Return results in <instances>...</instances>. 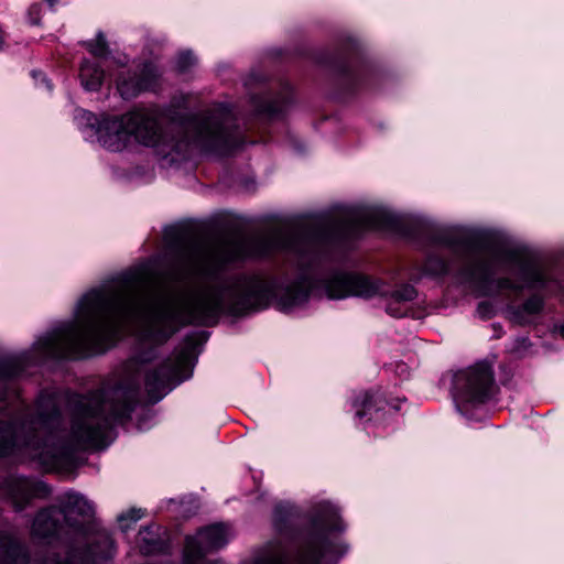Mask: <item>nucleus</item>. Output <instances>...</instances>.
<instances>
[{"instance_id":"c756f323","label":"nucleus","mask_w":564,"mask_h":564,"mask_svg":"<svg viewBox=\"0 0 564 564\" xmlns=\"http://www.w3.org/2000/svg\"><path fill=\"white\" fill-rule=\"evenodd\" d=\"M394 311H398L399 308H406V305L404 303L401 304H394L393 305Z\"/></svg>"},{"instance_id":"cd10ccee","label":"nucleus","mask_w":564,"mask_h":564,"mask_svg":"<svg viewBox=\"0 0 564 564\" xmlns=\"http://www.w3.org/2000/svg\"><path fill=\"white\" fill-rule=\"evenodd\" d=\"M32 76L35 80H41L42 83H47L46 78H45V75L41 72H36L34 70L32 73Z\"/></svg>"},{"instance_id":"0eeeda50","label":"nucleus","mask_w":564,"mask_h":564,"mask_svg":"<svg viewBox=\"0 0 564 564\" xmlns=\"http://www.w3.org/2000/svg\"><path fill=\"white\" fill-rule=\"evenodd\" d=\"M234 532L225 524H213L200 529L195 536H188L184 549L185 564H194L207 553L225 546Z\"/></svg>"},{"instance_id":"f257e3e1","label":"nucleus","mask_w":564,"mask_h":564,"mask_svg":"<svg viewBox=\"0 0 564 564\" xmlns=\"http://www.w3.org/2000/svg\"><path fill=\"white\" fill-rule=\"evenodd\" d=\"M307 248L311 236L299 238L290 226L249 237L230 234L210 250L196 246L183 256L175 278L206 282L175 290L139 271L123 273L88 291L78 302L75 321L40 338L36 348L47 357L83 358L112 347L128 326L166 340L185 324H209L223 310L240 314L262 308L272 295L271 284L258 276L220 281L216 274L221 264L278 249L302 253Z\"/></svg>"},{"instance_id":"473e14b6","label":"nucleus","mask_w":564,"mask_h":564,"mask_svg":"<svg viewBox=\"0 0 564 564\" xmlns=\"http://www.w3.org/2000/svg\"><path fill=\"white\" fill-rule=\"evenodd\" d=\"M47 1H48V3H50V6H51V7H53V6H54V3L56 2V0H47Z\"/></svg>"},{"instance_id":"7c9ffc66","label":"nucleus","mask_w":564,"mask_h":564,"mask_svg":"<svg viewBox=\"0 0 564 564\" xmlns=\"http://www.w3.org/2000/svg\"><path fill=\"white\" fill-rule=\"evenodd\" d=\"M440 265H441L440 272H442V273H443V272H446V271H447V267H446V264H445V263H441Z\"/></svg>"},{"instance_id":"4be33fe9","label":"nucleus","mask_w":564,"mask_h":564,"mask_svg":"<svg viewBox=\"0 0 564 564\" xmlns=\"http://www.w3.org/2000/svg\"><path fill=\"white\" fill-rule=\"evenodd\" d=\"M376 405L375 395L365 392L355 402L357 408L356 415L360 419L371 414L372 408Z\"/></svg>"},{"instance_id":"f03ea898","label":"nucleus","mask_w":564,"mask_h":564,"mask_svg":"<svg viewBox=\"0 0 564 564\" xmlns=\"http://www.w3.org/2000/svg\"><path fill=\"white\" fill-rule=\"evenodd\" d=\"M137 401V388L117 386L78 397L70 429L62 431L61 415L52 397H41L39 414L19 429L10 423L0 425V456L15 449L24 451L44 466H54L76 448L106 445L109 429L127 419Z\"/></svg>"},{"instance_id":"5701e85b","label":"nucleus","mask_w":564,"mask_h":564,"mask_svg":"<svg viewBox=\"0 0 564 564\" xmlns=\"http://www.w3.org/2000/svg\"><path fill=\"white\" fill-rule=\"evenodd\" d=\"M140 540L143 542L141 545L142 552L145 554L155 553L161 550L159 540L151 535V528H144L139 532Z\"/></svg>"},{"instance_id":"2eb2a0df","label":"nucleus","mask_w":564,"mask_h":564,"mask_svg":"<svg viewBox=\"0 0 564 564\" xmlns=\"http://www.w3.org/2000/svg\"><path fill=\"white\" fill-rule=\"evenodd\" d=\"M543 300L538 296H531L525 303L510 312V318L519 325H527L533 322V318L542 311Z\"/></svg>"},{"instance_id":"423d86ee","label":"nucleus","mask_w":564,"mask_h":564,"mask_svg":"<svg viewBox=\"0 0 564 564\" xmlns=\"http://www.w3.org/2000/svg\"><path fill=\"white\" fill-rule=\"evenodd\" d=\"M454 389L456 405L467 415L471 409L486 403L495 394L491 367L480 362L457 372L454 377Z\"/></svg>"},{"instance_id":"2f4dec72","label":"nucleus","mask_w":564,"mask_h":564,"mask_svg":"<svg viewBox=\"0 0 564 564\" xmlns=\"http://www.w3.org/2000/svg\"><path fill=\"white\" fill-rule=\"evenodd\" d=\"M560 333H561V336L564 338V325L561 327Z\"/></svg>"},{"instance_id":"a878e982","label":"nucleus","mask_w":564,"mask_h":564,"mask_svg":"<svg viewBox=\"0 0 564 564\" xmlns=\"http://www.w3.org/2000/svg\"><path fill=\"white\" fill-rule=\"evenodd\" d=\"M142 517V514L140 513L139 510H131L129 511L128 513H122L118 517V521L121 523V528L122 530H127L129 528L128 524H123V522L127 520V519H130L132 522H135L138 521L140 518Z\"/></svg>"},{"instance_id":"39448f33","label":"nucleus","mask_w":564,"mask_h":564,"mask_svg":"<svg viewBox=\"0 0 564 564\" xmlns=\"http://www.w3.org/2000/svg\"><path fill=\"white\" fill-rule=\"evenodd\" d=\"M324 292L328 299L340 300L348 296L373 297L384 295L382 284L368 276L352 273L336 272L330 274L321 285L311 278L303 275L285 285L278 293L279 305L290 311L304 304L311 295Z\"/></svg>"},{"instance_id":"f3484780","label":"nucleus","mask_w":564,"mask_h":564,"mask_svg":"<svg viewBox=\"0 0 564 564\" xmlns=\"http://www.w3.org/2000/svg\"><path fill=\"white\" fill-rule=\"evenodd\" d=\"M10 494L17 510H22L35 496L34 484L26 478H14L10 485Z\"/></svg>"},{"instance_id":"a211bd4d","label":"nucleus","mask_w":564,"mask_h":564,"mask_svg":"<svg viewBox=\"0 0 564 564\" xmlns=\"http://www.w3.org/2000/svg\"><path fill=\"white\" fill-rule=\"evenodd\" d=\"M415 296H416V291L413 286L408 285V284L401 285L400 288H398L395 291L392 292V294L389 299V302L387 305L388 314H390L391 316H394V317H401V316L405 315L406 308H399L398 311H394L393 305L401 304V303L406 304L408 302L414 300Z\"/></svg>"},{"instance_id":"aec40b11","label":"nucleus","mask_w":564,"mask_h":564,"mask_svg":"<svg viewBox=\"0 0 564 564\" xmlns=\"http://www.w3.org/2000/svg\"><path fill=\"white\" fill-rule=\"evenodd\" d=\"M23 550L10 539L0 540V564H25Z\"/></svg>"},{"instance_id":"412c9836","label":"nucleus","mask_w":564,"mask_h":564,"mask_svg":"<svg viewBox=\"0 0 564 564\" xmlns=\"http://www.w3.org/2000/svg\"><path fill=\"white\" fill-rule=\"evenodd\" d=\"M324 556L323 545L317 542H310L303 550L297 561L300 564H316Z\"/></svg>"},{"instance_id":"393cba45","label":"nucleus","mask_w":564,"mask_h":564,"mask_svg":"<svg viewBox=\"0 0 564 564\" xmlns=\"http://www.w3.org/2000/svg\"><path fill=\"white\" fill-rule=\"evenodd\" d=\"M195 64V56L192 52L186 51L180 53L177 61H176V67L180 72H186Z\"/></svg>"},{"instance_id":"4468645a","label":"nucleus","mask_w":564,"mask_h":564,"mask_svg":"<svg viewBox=\"0 0 564 564\" xmlns=\"http://www.w3.org/2000/svg\"><path fill=\"white\" fill-rule=\"evenodd\" d=\"M286 546L281 540L267 543L253 556L250 564H285Z\"/></svg>"},{"instance_id":"6ab92c4d","label":"nucleus","mask_w":564,"mask_h":564,"mask_svg":"<svg viewBox=\"0 0 564 564\" xmlns=\"http://www.w3.org/2000/svg\"><path fill=\"white\" fill-rule=\"evenodd\" d=\"M79 77L86 90H98L104 78V70L97 65L85 61L80 66Z\"/></svg>"},{"instance_id":"7ed1b4c3","label":"nucleus","mask_w":564,"mask_h":564,"mask_svg":"<svg viewBox=\"0 0 564 564\" xmlns=\"http://www.w3.org/2000/svg\"><path fill=\"white\" fill-rule=\"evenodd\" d=\"M126 120L131 138L145 147H162L166 154L192 149L224 153L235 145V118L226 106H216L185 121L178 128V139L163 132L155 111H131L126 113Z\"/></svg>"},{"instance_id":"1a4fd4ad","label":"nucleus","mask_w":564,"mask_h":564,"mask_svg":"<svg viewBox=\"0 0 564 564\" xmlns=\"http://www.w3.org/2000/svg\"><path fill=\"white\" fill-rule=\"evenodd\" d=\"M97 137L99 143L109 151L126 149L131 139L126 115L104 119L98 126Z\"/></svg>"},{"instance_id":"20e7f679","label":"nucleus","mask_w":564,"mask_h":564,"mask_svg":"<svg viewBox=\"0 0 564 564\" xmlns=\"http://www.w3.org/2000/svg\"><path fill=\"white\" fill-rule=\"evenodd\" d=\"M466 249V275L486 284L489 290L519 292L545 281L541 265L519 248L497 246L481 250L467 246Z\"/></svg>"},{"instance_id":"9b49d317","label":"nucleus","mask_w":564,"mask_h":564,"mask_svg":"<svg viewBox=\"0 0 564 564\" xmlns=\"http://www.w3.org/2000/svg\"><path fill=\"white\" fill-rule=\"evenodd\" d=\"M159 72L152 64H144L138 78H122L118 82V91L124 99L137 97L142 91L151 90L156 86Z\"/></svg>"},{"instance_id":"bb28decb","label":"nucleus","mask_w":564,"mask_h":564,"mask_svg":"<svg viewBox=\"0 0 564 564\" xmlns=\"http://www.w3.org/2000/svg\"><path fill=\"white\" fill-rule=\"evenodd\" d=\"M290 506L280 503L275 508V521L276 523L282 520V513L289 511Z\"/></svg>"},{"instance_id":"b1692460","label":"nucleus","mask_w":564,"mask_h":564,"mask_svg":"<svg viewBox=\"0 0 564 564\" xmlns=\"http://www.w3.org/2000/svg\"><path fill=\"white\" fill-rule=\"evenodd\" d=\"M87 50L97 57H102L108 52L106 39L101 32L98 33L95 41L85 43Z\"/></svg>"},{"instance_id":"ddd939ff","label":"nucleus","mask_w":564,"mask_h":564,"mask_svg":"<svg viewBox=\"0 0 564 564\" xmlns=\"http://www.w3.org/2000/svg\"><path fill=\"white\" fill-rule=\"evenodd\" d=\"M62 511L57 508H50L37 513L32 524L34 536L45 539L55 534L59 528Z\"/></svg>"},{"instance_id":"9d476101","label":"nucleus","mask_w":564,"mask_h":564,"mask_svg":"<svg viewBox=\"0 0 564 564\" xmlns=\"http://www.w3.org/2000/svg\"><path fill=\"white\" fill-rule=\"evenodd\" d=\"M184 362V357H177L176 360L164 362L158 370L147 373L145 386L149 393H160L171 390L181 381L180 369Z\"/></svg>"},{"instance_id":"6e6552de","label":"nucleus","mask_w":564,"mask_h":564,"mask_svg":"<svg viewBox=\"0 0 564 564\" xmlns=\"http://www.w3.org/2000/svg\"><path fill=\"white\" fill-rule=\"evenodd\" d=\"M387 221V213L379 208H345L339 215L335 229L348 234L358 229L381 228Z\"/></svg>"},{"instance_id":"f8f14e48","label":"nucleus","mask_w":564,"mask_h":564,"mask_svg":"<svg viewBox=\"0 0 564 564\" xmlns=\"http://www.w3.org/2000/svg\"><path fill=\"white\" fill-rule=\"evenodd\" d=\"M62 516L69 525H76L78 518L88 519L94 513L91 503L82 495L69 492L63 501Z\"/></svg>"},{"instance_id":"dca6fc26","label":"nucleus","mask_w":564,"mask_h":564,"mask_svg":"<svg viewBox=\"0 0 564 564\" xmlns=\"http://www.w3.org/2000/svg\"><path fill=\"white\" fill-rule=\"evenodd\" d=\"M340 517L336 507L329 502H321L316 506L314 514V523L316 527L326 530H341L339 524Z\"/></svg>"},{"instance_id":"c85d7f7f","label":"nucleus","mask_w":564,"mask_h":564,"mask_svg":"<svg viewBox=\"0 0 564 564\" xmlns=\"http://www.w3.org/2000/svg\"><path fill=\"white\" fill-rule=\"evenodd\" d=\"M518 343H519V345H521V347H523V348H527V347L529 346V341H528V339H527V338H522V339H520Z\"/></svg>"}]
</instances>
